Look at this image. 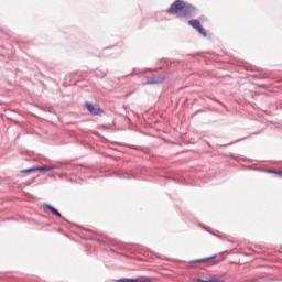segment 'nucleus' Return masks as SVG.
Segmentation results:
<instances>
[{"label":"nucleus","mask_w":282,"mask_h":282,"mask_svg":"<svg viewBox=\"0 0 282 282\" xmlns=\"http://www.w3.org/2000/svg\"><path fill=\"white\" fill-rule=\"evenodd\" d=\"M188 25L194 28V30H197L199 34L206 36V31L204 30V26H202V23L199 22V20H189Z\"/></svg>","instance_id":"2"},{"label":"nucleus","mask_w":282,"mask_h":282,"mask_svg":"<svg viewBox=\"0 0 282 282\" xmlns=\"http://www.w3.org/2000/svg\"><path fill=\"white\" fill-rule=\"evenodd\" d=\"M275 175H282V171H275L273 172Z\"/></svg>","instance_id":"11"},{"label":"nucleus","mask_w":282,"mask_h":282,"mask_svg":"<svg viewBox=\"0 0 282 282\" xmlns=\"http://www.w3.org/2000/svg\"><path fill=\"white\" fill-rule=\"evenodd\" d=\"M36 171H54L58 169V165H47V166H35Z\"/></svg>","instance_id":"5"},{"label":"nucleus","mask_w":282,"mask_h":282,"mask_svg":"<svg viewBox=\"0 0 282 282\" xmlns=\"http://www.w3.org/2000/svg\"><path fill=\"white\" fill-rule=\"evenodd\" d=\"M197 281L198 282H210V280H202V279H198Z\"/></svg>","instance_id":"12"},{"label":"nucleus","mask_w":282,"mask_h":282,"mask_svg":"<svg viewBox=\"0 0 282 282\" xmlns=\"http://www.w3.org/2000/svg\"><path fill=\"white\" fill-rule=\"evenodd\" d=\"M165 78L166 77L164 75L149 77L145 82V85H158L160 83H164Z\"/></svg>","instance_id":"4"},{"label":"nucleus","mask_w":282,"mask_h":282,"mask_svg":"<svg viewBox=\"0 0 282 282\" xmlns=\"http://www.w3.org/2000/svg\"><path fill=\"white\" fill-rule=\"evenodd\" d=\"M44 208H47V210L52 212L53 215H56V217H61V214L56 208H54L52 205H44Z\"/></svg>","instance_id":"7"},{"label":"nucleus","mask_w":282,"mask_h":282,"mask_svg":"<svg viewBox=\"0 0 282 282\" xmlns=\"http://www.w3.org/2000/svg\"><path fill=\"white\" fill-rule=\"evenodd\" d=\"M210 282H224V281H221V280H219V279H212V280H209Z\"/></svg>","instance_id":"9"},{"label":"nucleus","mask_w":282,"mask_h":282,"mask_svg":"<svg viewBox=\"0 0 282 282\" xmlns=\"http://www.w3.org/2000/svg\"><path fill=\"white\" fill-rule=\"evenodd\" d=\"M167 14H175L180 19L195 17L197 14V8L184 0H176L169 8Z\"/></svg>","instance_id":"1"},{"label":"nucleus","mask_w":282,"mask_h":282,"mask_svg":"<svg viewBox=\"0 0 282 282\" xmlns=\"http://www.w3.org/2000/svg\"><path fill=\"white\" fill-rule=\"evenodd\" d=\"M118 282H147V278H139V279H120Z\"/></svg>","instance_id":"6"},{"label":"nucleus","mask_w":282,"mask_h":282,"mask_svg":"<svg viewBox=\"0 0 282 282\" xmlns=\"http://www.w3.org/2000/svg\"><path fill=\"white\" fill-rule=\"evenodd\" d=\"M86 109L93 115V116H100L102 113V109H100V106H94L91 102H86Z\"/></svg>","instance_id":"3"},{"label":"nucleus","mask_w":282,"mask_h":282,"mask_svg":"<svg viewBox=\"0 0 282 282\" xmlns=\"http://www.w3.org/2000/svg\"><path fill=\"white\" fill-rule=\"evenodd\" d=\"M208 259H210V258L203 259V260H196V263H202V261H208Z\"/></svg>","instance_id":"10"},{"label":"nucleus","mask_w":282,"mask_h":282,"mask_svg":"<svg viewBox=\"0 0 282 282\" xmlns=\"http://www.w3.org/2000/svg\"><path fill=\"white\" fill-rule=\"evenodd\" d=\"M34 171H36V166L30 167V169H26V170H22L21 173H34Z\"/></svg>","instance_id":"8"}]
</instances>
